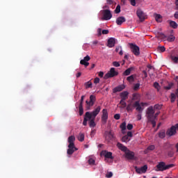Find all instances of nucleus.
Listing matches in <instances>:
<instances>
[{
	"mask_svg": "<svg viewBox=\"0 0 178 178\" xmlns=\"http://www.w3.org/2000/svg\"><path fill=\"white\" fill-rule=\"evenodd\" d=\"M101 112V106H98L96 108L94 109L92 112H86V118L89 119V126L91 128L95 127L97 124H95V118Z\"/></svg>",
	"mask_w": 178,
	"mask_h": 178,
	"instance_id": "obj_1",
	"label": "nucleus"
},
{
	"mask_svg": "<svg viewBox=\"0 0 178 178\" xmlns=\"http://www.w3.org/2000/svg\"><path fill=\"white\" fill-rule=\"evenodd\" d=\"M146 115L148 122H150L152 127H155L156 126V121H155V117H154V115H155V110H154V107L152 106L147 108Z\"/></svg>",
	"mask_w": 178,
	"mask_h": 178,
	"instance_id": "obj_2",
	"label": "nucleus"
},
{
	"mask_svg": "<svg viewBox=\"0 0 178 178\" xmlns=\"http://www.w3.org/2000/svg\"><path fill=\"white\" fill-rule=\"evenodd\" d=\"M175 166V164H168L166 165L165 162L162 161L160 162L157 165V170L156 172H163V170H168V169H170V168H173Z\"/></svg>",
	"mask_w": 178,
	"mask_h": 178,
	"instance_id": "obj_3",
	"label": "nucleus"
},
{
	"mask_svg": "<svg viewBox=\"0 0 178 178\" xmlns=\"http://www.w3.org/2000/svg\"><path fill=\"white\" fill-rule=\"evenodd\" d=\"M97 100L95 96L94 95H91L90 96V101H86V111H90L91 109V106H94V104H95V101Z\"/></svg>",
	"mask_w": 178,
	"mask_h": 178,
	"instance_id": "obj_4",
	"label": "nucleus"
},
{
	"mask_svg": "<svg viewBox=\"0 0 178 178\" xmlns=\"http://www.w3.org/2000/svg\"><path fill=\"white\" fill-rule=\"evenodd\" d=\"M118 74H119V72H118V71L115 70V67H111L110 71L104 75V80H108V79L115 77Z\"/></svg>",
	"mask_w": 178,
	"mask_h": 178,
	"instance_id": "obj_5",
	"label": "nucleus"
},
{
	"mask_svg": "<svg viewBox=\"0 0 178 178\" xmlns=\"http://www.w3.org/2000/svg\"><path fill=\"white\" fill-rule=\"evenodd\" d=\"M129 47L134 55L136 56H138V55H140V47L138 46L133 43H129Z\"/></svg>",
	"mask_w": 178,
	"mask_h": 178,
	"instance_id": "obj_6",
	"label": "nucleus"
},
{
	"mask_svg": "<svg viewBox=\"0 0 178 178\" xmlns=\"http://www.w3.org/2000/svg\"><path fill=\"white\" fill-rule=\"evenodd\" d=\"M103 15V20H111L112 19V13L111 10H102Z\"/></svg>",
	"mask_w": 178,
	"mask_h": 178,
	"instance_id": "obj_7",
	"label": "nucleus"
},
{
	"mask_svg": "<svg viewBox=\"0 0 178 178\" xmlns=\"http://www.w3.org/2000/svg\"><path fill=\"white\" fill-rule=\"evenodd\" d=\"M136 15L140 22H144L147 18V15H145L141 9H138L136 10Z\"/></svg>",
	"mask_w": 178,
	"mask_h": 178,
	"instance_id": "obj_8",
	"label": "nucleus"
},
{
	"mask_svg": "<svg viewBox=\"0 0 178 178\" xmlns=\"http://www.w3.org/2000/svg\"><path fill=\"white\" fill-rule=\"evenodd\" d=\"M108 110L106 108H104L102 110V122L103 124H106V122H108Z\"/></svg>",
	"mask_w": 178,
	"mask_h": 178,
	"instance_id": "obj_9",
	"label": "nucleus"
},
{
	"mask_svg": "<svg viewBox=\"0 0 178 178\" xmlns=\"http://www.w3.org/2000/svg\"><path fill=\"white\" fill-rule=\"evenodd\" d=\"M105 137L107 141H111L112 140H115V135L112 131H105Z\"/></svg>",
	"mask_w": 178,
	"mask_h": 178,
	"instance_id": "obj_10",
	"label": "nucleus"
},
{
	"mask_svg": "<svg viewBox=\"0 0 178 178\" xmlns=\"http://www.w3.org/2000/svg\"><path fill=\"white\" fill-rule=\"evenodd\" d=\"M134 108H136V111L139 113H143V111H144V108L141 107V104H140V101H136L133 104Z\"/></svg>",
	"mask_w": 178,
	"mask_h": 178,
	"instance_id": "obj_11",
	"label": "nucleus"
},
{
	"mask_svg": "<svg viewBox=\"0 0 178 178\" xmlns=\"http://www.w3.org/2000/svg\"><path fill=\"white\" fill-rule=\"evenodd\" d=\"M90 59H91V58L90 57V56L87 55L86 56H85L83 58V59L81 60L80 64L83 65V66H85V67H87V66H88L90 65V63H88V61Z\"/></svg>",
	"mask_w": 178,
	"mask_h": 178,
	"instance_id": "obj_12",
	"label": "nucleus"
},
{
	"mask_svg": "<svg viewBox=\"0 0 178 178\" xmlns=\"http://www.w3.org/2000/svg\"><path fill=\"white\" fill-rule=\"evenodd\" d=\"M147 169H148V166L147 165H145L140 168L135 167L136 173H138L139 175H141V173H145Z\"/></svg>",
	"mask_w": 178,
	"mask_h": 178,
	"instance_id": "obj_13",
	"label": "nucleus"
},
{
	"mask_svg": "<svg viewBox=\"0 0 178 178\" xmlns=\"http://www.w3.org/2000/svg\"><path fill=\"white\" fill-rule=\"evenodd\" d=\"M75 151H77V148L76 147V146H74V145L71 146L68 145V149L67 150V155H73Z\"/></svg>",
	"mask_w": 178,
	"mask_h": 178,
	"instance_id": "obj_14",
	"label": "nucleus"
},
{
	"mask_svg": "<svg viewBox=\"0 0 178 178\" xmlns=\"http://www.w3.org/2000/svg\"><path fill=\"white\" fill-rule=\"evenodd\" d=\"M101 155H102L107 159H113V157L112 156V152H108L106 150L102 151L101 152Z\"/></svg>",
	"mask_w": 178,
	"mask_h": 178,
	"instance_id": "obj_15",
	"label": "nucleus"
},
{
	"mask_svg": "<svg viewBox=\"0 0 178 178\" xmlns=\"http://www.w3.org/2000/svg\"><path fill=\"white\" fill-rule=\"evenodd\" d=\"M177 131L175 127H171L170 129H168L166 131V135L169 136V137H172V136H175Z\"/></svg>",
	"mask_w": 178,
	"mask_h": 178,
	"instance_id": "obj_16",
	"label": "nucleus"
},
{
	"mask_svg": "<svg viewBox=\"0 0 178 178\" xmlns=\"http://www.w3.org/2000/svg\"><path fill=\"white\" fill-rule=\"evenodd\" d=\"M124 88H126V86L124 85H123V84L120 85L113 88V92L114 94H116V92H120V91H123V90H124Z\"/></svg>",
	"mask_w": 178,
	"mask_h": 178,
	"instance_id": "obj_17",
	"label": "nucleus"
},
{
	"mask_svg": "<svg viewBox=\"0 0 178 178\" xmlns=\"http://www.w3.org/2000/svg\"><path fill=\"white\" fill-rule=\"evenodd\" d=\"M107 42H108L107 47H108V48H113V47H115V44H116V39L113 38H110L108 40Z\"/></svg>",
	"mask_w": 178,
	"mask_h": 178,
	"instance_id": "obj_18",
	"label": "nucleus"
},
{
	"mask_svg": "<svg viewBox=\"0 0 178 178\" xmlns=\"http://www.w3.org/2000/svg\"><path fill=\"white\" fill-rule=\"evenodd\" d=\"M125 157L127 158V159H133L134 158V152L128 149L125 152Z\"/></svg>",
	"mask_w": 178,
	"mask_h": 178,
	"instance_id": "obj_19",
	"label": "nucleus"
},
{
	"mask_svg": "<svg viewBox=\"0 0 178 178\" xmlns=\"http://www.w3.org/2000/svg\"><path fill=\"white\" fill-rule=\"evenodd\" d=\"M124 22H126V18L124 17H118L116 19V24L118 26H122Z\"/></svg>",
	"mask_w": 178,
	"mask_h": 178,
	"instance_id": "obj_20",
	"label": "nucleus"
},
{
	"mask_svg": "<svg viewBox=\"0 0 178 178\" xmlns=\"http://www.w3.org/2000/svg\"><path fill=\"white\" fill-rule=\"evenodd\" d=\"M117 147L120 151H122L123 152H126L129 149H127V147L123 145V144L120 143H117Z\"/></svg>",
	"mask_w": 178,
	"mask_h": 178,
	"instance_id": "obj_21",
	"label": "nucleus"
},
{
	"mask_svg": "<svg viewBox=\"0 0 178 178\" xmlns=\"http://www.w3.org/2000/svg\"><path fill=\"white\" fill-rule=\"evenodd\" d=\"M120 97L121 99L126 101V99H128V98H129V92H127V91L122 92L120 95Z\"/></svg>",
	"mask_w": 178,
	"mask_h": 178,
	"instance_id": "obj_22",
	"label": "nucleus"
},
{
	"mask_svg": "<svg viewBox=\"0 0 178 178\" xmlns=\"http://www.w3.org/2000/svg\"><path fill=\"white\" fill-rule=\"evenodd\" d=\"M76 140V138L74 136H70L68 138V143L70 146L74 145V141Z\"/></svg>",
	"mask_w": 178,
	"mask_h": 178,
	"instance_id": "obj_23",
	"label": "nucleus"
},
{
	"mask_svg": "<svg viewBox=\"0 0 178 178\" xmlns=\"http://www.w3.org/2000/svg\"><path fill=\"white\" fill-rule=\"evenodd\" d=\"M158 135L159 138L163 139L166 137V131H165V129H162L159 132Z\"/></svg>",
	"mask_w": 178,
	"mask_h": 178,
	"instance_id": "obj_24",
	"label": "nucleus"
},
{
	"mask_svg": "<svg viewBox=\"0 0 178 178\" xmlns=\"http://www.w3.org/2000/svg\"><path fill=\"white\" fill-rule=\"evenodd\" d=\"M134 68L133 67H130L129 68L127 69L124 72H123V76H130V74L131 72H133V70Z\"/></svg>",
	"mask_w": 178,
	"mask_h": 178,
	"instance_id": "obj_25",
	"label": "nucleus"
},
{
	"mask_svg": "<svg viewBox=\"0 0 178 178\" xmlns=\"http://www.w3.org/2000/svg\"><path fill=\"white\" fill-rule=\"evenodd\" d=\"M165 38H167V41L168 42H173L175 40H176V37H175L173 35H170L169 36H164Z\"/></svg>",
	"mask_w": 178,
	"mask_h": 178,
	"instance_id": "obj_26",
	"label": "nucleus"
},
{
	"mask_svg": "<svg viewBox=\"0 0 178 178\" xmlns=\"http://www.w3.org/2000/svg\"><path fill=\"white\" fill-rule=\"evenodd\" d=\"M168 85L167 86L163 87L164 90H166L167 91H168L169 90H172V88H173V86H175V83L173 82H168Z\"/></svg>",
	"mask_w": 178,
	"mask_h": 178,
	"instance_id": "obj_27",
	"label": "nucleus"
},
{
	"mask_svg": "<svg viewBox=\"0 0 178 178\" xmlns=\"http://www.w3.org/2000/svg\"><path fill=\"white\" fill-rule=\"evenodd\" d=\"M163 149H173V146L170 143H166L163 145Z\"/></svg>",
	"mask_w": 178,
	"mask_h": 178,
	"instance_id": "obj_28",
	"label": "nucleus"
},
{
	"mask_svg": "<svg viewBox=\"0 0 178 178\" xmlns=\"http://www.w3.org/2000/svg\"><path fill=\"white\" fill-rule=\"evenodd\" d=\"M88 163L92 166H94V165H95V159L90 157L88 161Z\"/></svg>",
	"mask_w": 178,
	"mask_h": 178,
	"instance_id": "obj_29",
	"label": "nucleus"
},
{
	"mask_svg": "<svg viewBox=\"0 0 178 178\" xmlns=\"http://www.w3.org/2000/svg\"><path fill=\"white\" fill-rule=\"evenodd\" d=\"M170 59L172 62H173V63H178V56H176L171 55Z\"/></svg>",
	"mask_w": 178,
	"mask_h": 178,
	"instance_id": "obj_30",
	"label": "nucleus"
},
{
	"mask_svg": "<svg viewBox=\"0 0 178 178\" xmlns=\"http://www.w3.org/2000/svg\"><path fill=\"white\" fill-rule=\"evenodd\" d=\"M170 27H172V29H177L178 24L175 21H170Z\"/></svg>",
	"mask_w": 178,
	"mask_h": 178,
	"instance_id": "obj_31",
	"label": "nucleus"
},
{
	"mask_svg": "<svg viewBox=\"0 0 178 178\" xmlns=\"http://www.w3.org/2000/svg\"><path fill=\"white\" fill-rule=\"evenodd\" d=\"M78 140L81 141V143H83V141H84V134L80 133L78 136Z\"/></svg>",
	"mask_w": 178,
	"mask_h": 178,
	"instance_id": "obj_32",
	"label": "nucleus"
},
{
	"mask_svg": "<svg viewBox=\"0 0 178 178\" xmlns=\"http://www.w3.org/2000/svg\"><path fill=\"white\" fill-rule=\"evenodd\" d=\"M133 109H134V106L131 105V104H129L127 106V112H133Z\"/></svg>",
	"mask_w": 178,
	"mask_h": 178,
	"instance_id": "obj_33",
	"label": "nucleus"
},
{
	"mask_svg": "<svg viewBox=\"0 0 178 178\" xmlns=\"http://www.w3.org/2000/svg\"><path fill=\"white\" fill-rule=\"evenodd\" d=\"M157 51L159 52H165L166 51V48L164 46H159L157 47Z\"/></svg>",
	"mask_w": 178,
	"mask_h": 178,
	"instance_id": "obj_34",
	"label": "nucleus"
},
{
	"mask_svg": "<svg viewBox=\"0 0 178 178\" xmlns=\"http://www.w3.org/2000/svg\"><path fill=\"white\" fill-rule=\"evenodd\" d=\"M89 120L88 117H87V113H85V116L83 118V125L87 126V122Z\"/></svg>",
	"mask_w": 178,
	"mask_h": 178,
	"instance_id": "obj_35",
	"label": "nucleus"
},
{
	"mask_svg": "<svg viewBox=\"0 0 178 178\" xmlns=\"http://www.w3.org/2000/svg\"><path fill=\"white\" fill-rule=\"evenodd\" d=\"M136 77V75H131L127 78V81L129 83H132V81H134V78Z\"/></svg>",
	"mask_w": 178,
	"mask_h": 178,
	"instance_id": "obj_36",
	"label": "nucleus"
},
{
	"mask_svg": "<svg viewBox=\"0 0 178 178\" xmlns=\"http://www.w3.org/2000/svg\"><path fill=\"white\" fill-rule=\"evenodd\" d=\"M86 88H92V82L89 81L85 83Z\"/></svg>",
	"mask_w": 178,
	"mask_h": 178,
	"instance_id": "obj_37",
	"label": "nucleus"
},
{
	"mask_svg": "<svg viewBox=\"0 0 178 178\" xmlns=\"http://www.w3.org/2000/svg\"><path fill=\"white\" fill-rule=\"evenodd\" d=\"M122 143H129V141H130V138H129V136L125 135L122 138Z\"/></svg>",
	"mask_w": 178,
	"mask_h": 178,
	"instance_id": "obj_38",
	"label": "nucleus"
},
{
	"mask_svg": "<svg viewBox=\"0 0 178 178\" xmlns=\"http://www.w3.org/2000/svg\"><path fill=\"white\" fill-rule=\"evenodd\" d=\"M120 105H122L121 108H124L126 106H127V104H126V100L121 99L120 102Z\"/></svg>",
	"mask_w": 178,
	"mask_h": 178,
	"instance_id": "obj_39",
	"label": "nucleus"
},
{
	"mask_svg": "<svg viewBox=\"0 0 178 178\" xmlns=\"http://www.w3.org/2000/svg\"><path fill=\"white\" fill-rule=\"evenodd\" d=\"M79 116H83L84 113V109L83 108V106H79Z\"/></svg>",
	"mask_w": 178,
	"mask_h": 178,
	"instance_id": "obj_40",
	"label": "nucleus"
},
{
	"mask_svg": "<svg viewBox=\"0 0 178 178\" xmlns=\"http://www.w3.org/2000/svg\"><path fill=\"white\" fill-rule=\"evenodd\" d=\"M154 149H155V145H151L149 147H147L145 152H147V151H154Z\"/></svg>",
	"mask_w": 178,
	"mask_h": 178,
	"instance_id": "obj_41",
	"label": "nucleus"
},
{
	"mask_svg": "<svg viewBox=\"0 0 178 178\" xmlns=\"http://www.w3.org/2000/svg\"><path fill=\"white\" fill-rule=\"evenodd\" d=\"M154 87L157 90V91H159L161 90V86H159V83L158 82H154Z\"/></svg>",
	"mask_w": 178,
	"mask_h": 178,
	"instance_id": "obj_42",
	"label": "nucleus"
},
{
	"mask_svg": "<svg viewBox=\"0 0 178 178\" xmlns=\"http://www.w3.org/2000/svg\"><path fill=\"white\" fill-rule=\"evenodd\" d=\"M122 131H124V130H126V122H122L120 126Z\"/></svg>",
	"mask_w": 178,
	"mask_h": 178,
	"instance_id": "obj_43",
	"label": "nucleus"
},
{
	"mask_svg": "<svg viewBox=\"0 0 178 178\" xmlns=\"http://www.w3.org/2000/svg\"><path fill=\"white\" fill-rule=\"evenodd\" d=\"M175 152H173V149H170L168 153V156H169V158H173Z\"/></svg>",
	"mask_w": 178,
	"mask_h": 178,
	"instance_id": "obj_44",
	"label": "nucleus"
},
{
	"mask_svg": "<svg viewBox=\"0 0 178 178\" xmlns=\"http://www.w3.org/2000/svg\"><path fill=\"white\" fill-rule=\"evenodd\" d=\"M140 89V83H136L134 86V91H138Z\"/></svg>",
	"mask_w": 178,
	"mask_h": 178,
	"instance_id": "obj_45",
	"label": "nucleus"
},
{
	"mask_svg": "<svg viewBox=\"0 0 178 178\" xmlns=\"http://www.w3.org/2000/svg\"><path fill=\"white\" fill-rule=\"evenodd\" d=\"M175 101H176V95L171 93V102H175Z\"/></svg>",
	"mask_w": 178,
	"mask_h": 178,
	"instance_id": "obj_46",
	"label": "nucleus"
},
{
	"mask_svg": "<svg viewBox=\"0 0 178 178\" xmlns=\"http://www.w3.org/2000/svg\"><path fill=\"white\" fill-rule=\"evenodd\" d=\"M115 13H120V5L116 6Z\"/></svg>",
	"mask_w": 178,
	"mask_h": 178,
	"instance_id": "obj_47",
	"label": "nucleus"
},
{
	"mask_svg": "<svg viewBox=\"0 0 178 178\" xmlns=\"http://www.w3.org/2000/svg\"><path fill=\"white\" fill-rule=\"evenodd\" d=\"M84 98H86V96L82 95L79 102V106H83V102H84Z\"/></svg>",
	"mask_w": 178,
	"mask_h": 178,
	"instance_id": "obj_48",
	"label": "nucleus"
},
{
	"mask_svg": "<svg viewBox=\"0 0 178 178\" xmlns=\"http://www.w3.org/2000/svg\"><path fill=\"white\" fill-rule=\"evenodd\" d=\"M154 109L161 110L162 108V105L161 104H156L154 106Z\"/></svg>",
	"mask_w": 178,
	"mask_h": 178,
	"instance_id": "obj_49",
	"label": "nucleus"
},
{
	"mask_svg": "<svg viewBox=\"0 0 178 178\" xmlns=\"http://www.w3.org/2000/svg\"><path fill=\"white\" fill-rule=\"evenodd\" d=\"M113 65L115 66V67H119L120 66V63L118 61L113 62Z\"/></svg>",
	"mask_w": 178,
	"mask_h": 178,
	"instance_id": "obj_50",
	"label": "nucleus"
},
{
	"mask_svg": "<svg viewBox=\"0 0 178 178\" xmlns=\"http://www.w3.org/2000/svg\"><path fill=\"white\" fill-rule=\"evenodd\" d=\"M112 176H113V173H112V172H108L106 175V177H107V178H111V177H112Z\"/></svg>",
	"mask_w": 178,
	"mask_h": 178,
	"instance_id": "obj_51",
	"label": "nucleus"
},
{
	"mask_svg": "<svg viewBox=\"0 0 178 178\" xmlns=\"http://www.w3.org/2000/svg\"><path fill=\"white\" fill-rule=\"evenodd\" d=\"M102 30L101 29V28H99L97 29V35H98V37H101V35H102Z\"/></svg>",
	"mask_w": 178,
	"mask_h": 178,
	"instance_id": "obj_52",
	"label": "nucleus"
},
{
	"mask_svg": "<svg viewBox=\"0 0 178 178\" xmlns=\"http://www.w3.org/2000/svg\"><path fill=\"white\" fill-rule=\"evenodd\" d=\"M127 130H132L133 129V125L131 124H128L127 126Z\"/></svg>",
	"mask_w": 178,
	"mask_h": 178,
	"instance_id": "obj_53",
	"label": "nucleus"
},
{
	"mask_svg": "<svg viewBox=\"0 0 178 178\" xmlns=\"http://www.w3.org/2000/svg\"><path fill=\"white\" fill-rule=\"evenodd\" d=\"M114 119H115V120H119V119H120V114H115L114 115Z\"/></svg>",
	"mask_w": 178,
	"mask_h": 178,
	"instance_id": "obj_54",
	"label": "nucleus"
},
{
	"mask_svg": "<svg viewBox=\"0 0 178 178\" xmlns=\"http://www.w3.org/2000/svg\"><path fill=\"white\" fill-rule=\"evenodd\" d=\"M162 17V16L159 14H157L155 17V19L156 20V22H159V19H161Z\"/></svg>",
	"mask_w": 178,
	"mask_h": 178,
	"instance_id": "obj_55",
	"label": "nucleus"
},
{
	"mask_svg": "<svg viewBox=\"0 0 178 178\" xmlns=\"http://www.w3.org/2000/svg\"><path fill=\"white\" fill-rule=\"evenodd\" d=\"M98 83H99V78L96 77V78L94 79V83H95V84H98Z\"/></svg>",
	"mask_w": 178,
	"mask_h": 178,
	"instance_id": "obj_56",
	"label": "nucleus"
},
{
	"mask_svg": "<svg viewBox=\"0 0 178 178\" xmlns=\"http://www.w3.org/2000/svg\"><path fill=\"white\" fill-rule=\"evenodd\" d=\"M102 34H109V31L108 30H106V29H104L102 31Z\"/></svg>",
	"mask_w": 178,
	"mask_h": 178,
	"instance_id": "obj_57",
	"label": "nucleus"
},
{
	"mask_svg": "<svg viewBox=\"0 0 178 178\" xmlns=\"http://www.w3.org/2000/svg\"><path fill=\"white\" fill-rule=\"evenodd\" d=\"M107 5H113V0H106Z\"/></svg>",
	"mask_w": 178,
	"mask_h": 178,
	"instance_id": "obj_58",
	"label": "nucleus"
},
{
	"mask_svg": "<svg viewBox=\"0 0 178 178\" xmlns=\"http://www.w3.org/2000/svg\"><path fill=\"white\" fill-rule=\"evenodd\" d=\"M130 3L132 6H136V0H130Z\"/></svg>",
	"mask_w": 178,
	"mask_h": 178,
	"instance_id": "obj_59",
	"label": "nucleus"
},
{
	"mask_svg": "<svg viewBox=\"0 0 178 178\" xmlns=\"http://www.w3.org/2000/svg\"><path fill=\"white\" fill-rule=\"evenodd\" d=\"M128 138L129 137H133V133L131 131H128L127 134L126 135Z\"/></svg>",
	"mask_w": 178,
	"mask_h": 178,
	"instance_id": "obj_60",
	"label": "nucleus"
},
{
	"mask_svg": "<svg viewBox=\"0 0 178 178\" xmlns=\"http://www.w3.org/2000/svg\"><path fill=\"white\" fill-rule=\"evenodd\" d=\"M159 113H161L160 111L156 113L155 114H154V122H155V120L156 119V118H158V115H159Z\"/></svg>",
	"mask_w": 178,
	"mask_h": 178,
	"instance_id": "obj_61",
	"label": "nucleus"
},
{
	"mask_svg": "<svg viewBox=\"0 0 178 178\" xmlns=\"http://www.w3.org/2000/svg\"><path fill=\"white\" fill-rule=\"evenodd\" d=\"M136 118L138 120H141V113H138V114L136 115Z\"/></svg>",
	"mask_w": 178,
	"mask_h": 178,
	"instance_id": "obj_62",
	"label": "nucleus"
},
{
	"mask_svg": "<svg viewBox=\"0 0 178 178\" xmlns=\"http://www.w3.org/2000/svg\"><path fill=\"white\" fill-rule=\"evenodd\" d=\"M174 17L175 19H178V11H176L175 13L174 14Z\"/></svg>",
	"mask_w": 178,
	"mask_h": 178,
	"instance_id": "obj_63",
	"label": "nucleus"
},
{
	"mask_svg": "<svg viewBox=\"0 0 178 178\" xmlns=\"http://www.w3.org/2000/svg\"><path fill=\"white\" fill-rule=\"evenodd\" d=\"M175 5H176V9H177V10H178V1L177 0L175 1Z\"/></svg>",
	"mask_w": 178,
	"mask_h": 178,
	"instance_id": "obj_64",
	"label": "nucleus"
}]
</instances>
